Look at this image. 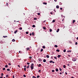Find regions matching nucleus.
<instances>
[{"mask_svg":"<svg viewBox=\"0 0 78 78\" xmlns=\"http://www.w3.org/2000/svg\"><path fill=\"white\" fill-rule=\"evenodd\" d=\"M30 68H31V69L33 70L34 68V64L32 63L30 66Z\"/></svg>","mask_w":78,"mask_h":78,"instance_id":"f257e3e1","label":"nucleus"},{"mask_svg":"<svg viewBox=\"0 0 78 78\" xmlns=\"http://www.w3.org/2000/svg\"><path fill=\"white\" fill-rule=\"evenodd\" d=\"M76 58H73L72 59V61H76Z\"/></svg>","mask_w":78,"mask_h":78,"instance_id":"f03ea898","label":"nucleus"},{"mask_svg":"<svg viewBox=\"0 0 78 78\" xmlns=\"http://www.w3.org/2000/svg\"><path fill=\"white\" fill-rule=\"evenodd\" d=\"M38 60L40 62H41L42 61V59H41V58H39L38 59Z\"/></svg>","mask_w":78,"mask_h":78,"instance_id":"7ed1b4c3","label":"nucleus"},{"mask_svg":"<svg viewBox=\"0 0 78 78\" xmlns=\"http://www.w3.org/2000/svg\"><path fill=\"white\" fill-rule=\"evenodd\" d=\"M49 62H50V63H51V62H52V63H55V62H53L51 60V61H50Z\"/></svg>","mask_w":78,"mask_h":78,"instance_id":"20e7f679","label":"nucleus"},{"mask_svg":"<svg viewBox=\"0 0 78 78\" xmlns=\"http://www.w3.org/2000/svg\"><path fill=\"white\" fill-rule=\"evenodd\" d=\"M18 31V30H16L14 32V33H15V34H16V33H17V32Z\"/></svg>","mask_w":78,"mask_h":78,"instance_id":"39448f33","label":"nucleus"},{"mask_svg":"<svg viewBox=\"0 0 78 78\" xmlns=\"http://www.w3.org/2000/svg\"><path fill=\"white\" fill-rule=\"evenodd\" d=\"M50 56L48 55H46V57H47V58H49Z\"/></svg>","mask_w":78,"mask_h":78,"instance_id":"423d86ee","label":"nucleus"},{"mask_svg":"<svg viewBox=\"0 0 78 78\" xmlns=\"http://www.w3.org/2000/svg\"><path fill=\"white\" fill-rule=\"evenodd\" d=\"M59 29H58L57 30V31H56V32L57 33H58V32H59Z\"/></svg>","mask_w":78,"mask_h":78,"instance_id":"0eeeda50","label":"nucleus"},{"mask_svg":"<svg viewBox=\"0 0 78 78\" xmlns=\"http://www.w3.org/2000/svg\"><path fill=\"white\" fill-rule=\"evenodd\" d=\"M58 68H56L55 69V71L56 72H58Z\"/></svg>","mask_w":78,"mask_h":78,"instance_id":"6e6552de","label":"nucleus"},{"mask_svg":"<svg viewBox=\"0 0 78 78\" xmlns=\"http://www.w3.org/2000/svg\"><path fill=\"white\" fill-rule=\"evenodd\" d=\"M58 58H60V57H61V55H58L57 56Z\"/></svg>","mask_w":78,"mask_h":78,"instance_id":"1a4fd4ad","label":"nucleus"},{"mask_svg":"<svg viewBox=\"0 0 78 78\" xmlns=\"http://www.w3.org/2000/svg\"><path fill=\"white\" fill-rule=\"evenodd\" d=\"M56 7V8L58 9L59 8V5H57Z\"/></svg>","mask_w":78,"mask_h":78,"instance_id":"9d476101","label":"nucleus"},{"mask_svg":"<svg viewBox=\"0 0 78 78\" xmlns=\"http://www.w3.org/2000/svg\"><path fill=\"white\" fill-rule=\"evenodd\" d=\"M43 62H46V59H44Z\"/></svg>","mask_w":78,"mask_h":78,"instance_id":"9b49d317","label":"nucleus"},{"mask_svg":"<svg viewBox=\"0 0 78 78\" xmlns=\"http://www.w3.org/2000/svg\"><path fill=\"white\" fill-rule=\"evenodd\" d=\"M19 53H20L22 54V53L23 52H22V51H19Z\"/></svg>","mask_w":78,"mask_h":78,"instance_id":"f8f14e48","label":"nucleus"},{"mask_svg":"<svg viewBox=\"0 0 78 78\" xmlns=\"http://www.w3.org/2000/svg\"><path fill=\"white\" fill-rule=\"evenodd\" d=\"M12 42H15V40L14 39H13L12 40Z\"/></svg>","mask_w":78,"mask_h":78,"instance_id":"ddd939ff","label":"nucleus"},{"mask_svg":"<svg viewBox=\"0 0 78 78\" xmlns=\"http://www.w3.org/2000/svg\"><path fill=\"white\" fill-rule=\"evenodd\" d=\"M55 22V20H53V21H52V22L53 23Z\"/></svg>","mask_w":78,"mask_h":78,"instance_id":"4468645a","label":"nucleus"},{"mask_svg":"<svg viewBox=\"0 0 78 78\" xmlns=\"http://www.w3.org/2000/svg\"><path fill=\"white\" fill-rule=\"evenodd\" d=\"M27 68H30V65H28L27 67Z\"/></svg>","mask_w":78,"mask_h":78,"instance_id":"2eb2a0df","label":"nucleus"},{"mask_svg":"<svg viewBox=\"0 0 78 78\" xmlns=\"http://www.w3.org/2000/svg\"><path fill=\"white\" fill-rule=\"evenodd\" d=\"M27 50V51H28V50H30V48H26Z\"/></svg>","mask_w":78,"mask_h":78,"instance_id":"dca6fc26","label":"nucleus"},{"mask_svg":"<svg viewBox=\"0 0 78 78\" xmlns=\"http://www.w3.org/2000/svg\"><path fill=\"white\" fill-rule=\"evenodd\" d=\"M74 22H75V20H73V23H74Z\"/></svg>","mask_w":78,"mask_h":78,"instance_id":"f3484780","label":"nucleus"},{"mask_svg":"<svg viewBox=\"0 0 78 78\" xmlns=\"http://www.w3.org/2000/svg\"><path fill=\"white\" fill-rule=\"evenodd\" d=\"M56 51H58V52H59V49H57L56 50Z\"/></svg>","mask_w":78,"mask_h":78,"instance_id":"a211bd4d","label":"nucleus"},{"mask_svg":"<svg viewBox=\"0 0 78 78\" xmlns=\"http://www.w3.org/2000/svg\"><path fill=\"white\" fill-rule=\"evenodd\" d=\"M41 64H39V65L38 66V67H41Z\"/></svg>","mask_w":78,"mask_h":78,"instance_id":"6ab92c4d","label":"nucleus"},{"mask_svg":"<svg viewBox=\"0 0 78 78\" xmlns=\"http://www.w3.org/2000/svg\"><path fill=\"white\" fill-rule=\"evenodd\" d=\"M55 47H56V48H57V47H58V46H57V45H55Z\"/></svg>","mask_w":78,"mask_h":78,"instance_id":"aec40b11","label":"nucleus"},{"mask_svg":"<svg viewBox=\"0 0 78 78\" xmlns=\"http://www.w3.org/2000/svg\"><path fill=\"white\" fill-rule=\"evenodd\" d=\"M35 26L34 25H33V26H32V27H33V28H34V27H35Z\"/></svg>","mask_w":78,"mask_h":78,"instance_id":"412c9836","label":"nucleus"},{"mask_svg":"<svg viewBox=\"0 0 78 78\" xmlns=\"http://www.w3.org/2000/svg\"><path fill=\"white\" fill-rule=\"evenodd\" d=\"M54 59H57V57H54Z\"/></svg>","mask_w":78,"mask_h":78,"instance_id":"4be33fe9","label":"nucleus"},{"mask_svg":"<svg viewBox=\"0 0 78 78\" xmlns=\"http://www.w3.org/2000/svg\"><path fill=\"white\" fill-rule=\"evenodd\" d=\"M50 32H51V31H52V30L51 29H50Z\"/></svg>","mask_w":78,"mask_h":78,"instance_id":"5701e85b","label":"nucleus"},{"mask_svg":"<svg viewBox=\"0 0 78 78\" xmlns=\"http://www.w3.org/2000/svg\"><path fill=\"white\" fill-rule=\"evenodd\" d=\"M66 49H64V50H63V52H66Z\"/></svg>","mask_w":78,"mask_h":78,"instance_id":"b1692460","label":"nucleus"},{"mask_svg":"<svg viewBox=\"0 0 78 78\" xmlns=\"http://www.w3.org/2000/svg\"><path fill=\"white\" fill-rule=\"evenodd\" d=\"M43 51V49H41V52H42V51Z\"/></svg>","mask_w":78,"mask_h":78,"instance_id":"393cba45","label":"nucleus"},{"mask_svg":"<svg viewBox=\"0 0 78 78\" xmlns=\"http://www.w3.org/2000/svg\"><path fill=\"white\" fill-rule=\"evenodd\" d=\"M7 71H10V69H7Z\"/></svg>","mask_w":78,"mask_h":78,"instance_id":"a878e982","label":"nucleus"},{"mask_svg":"<svg viewBox=\"0 0 78 78\" xmlns=\"http://www.w3.org/2000/svg\"><path fill=\"white\" fill-rule=\"evenodd\" d=\"M43 48H45V46H43Z\"/></svg>","mask_w":78,"mask_h":78,"instance_id":"bb28decb","label":"nucleus"},{"mask_svg":"<svg viewBox=\"0 0 78 78\" xmlns=\"http://www.w3.org/2000/svg\"><path fill=\"white\" fill-rule=\"evenodd\" d=\"M43 28L44 30H46V29L45 28V27H43Z\"/></svg>","mask_w":78,"mask_h":78,"instance_id":"cd10ccee","label":"nucleus"},{"mask_svg":"<svg viewBox=\"0 0 78 78\" xmlns=\"http://www.w3.org/2000/svg\"><path fill=\"white\" fill-rule=\"evenodd\" d=\"M20 30H22V27H20Z\"/></svg>","mask_w":78,"mask_h":78,"instance_id":"c85d7f7f","label":"nucleus"},{"mask_svg":"<svg viewBox=\"0 0 78 78\" xmlns=\"http://www.w3.org/2000/svg\"><path fill=\"white\" fill-rule=\"evenodd\" d=\"M59 70H60V71H61V70H62V69H61V68H59Z\"/></svg>","mask_w":78,"mask_h":78,"instance_id":"c756f323","label":"nucleus"},{"mask_svg":"<svg viewBox=\"0 0 78 78\" xmlns=\"http://www.w3.org/2000/svg\"><path fill=\"white\" fill-rule=\"evenodd\" d=\"M6 77H7L8 78V76H9L8 75H7L6 76Z\"/></svg>","mask_w":78,"mask_h":78,"instance_id":"7c9ffc66","label":"nucleus"},{"mask_svg":"<svg viewBox=\"0 0 78 78\" xmlns=\"http://www.w3.org/2000/svg\"><path fill=\"white\" fill-rule=\"evenodd\" d=\"M34 20H37V18H34Z\"/></svg>","mask_w":78,"mask_h":78,"instance_id":"2f4dec72","label":"nucleus"},{"mask_svg":"<svg viewBox=\"0 0 78 78\" xmlns=\"http://www.w3.org/2000/svg\"><path fill=\"white\" fill-rule=\"evenodd\" d=\"M67 52H70H70H71V51L70 50V51H67Z\"/></svg>","mask_w":78,"mask_h":78,"instance_id":"473e14b6","label":"nucleus"},{"mask_svg":"<svg viewBox=\"0 0 78 78\" xmlns=\"http://www.w3.org/2000/svg\"><path fill=\"white\" fill-rule=\"evenodd\" d=\"M30 64L29 62H27V64H28V65H30Z\"/></svg>","mask_w":78,"mask_h":78,"instance_id":"72a5a7b5","label":"nucleus"},{"mask_svg":"<svg viewBox=\"0 0 78 78\" xmlns=\"http://www.w3.org/2000/svg\"><path fill=\"white\" fill-rule=\"evenodd\" d=\"M26 34H28V32H26Z\"/></svg>","mask_w":78,"mask_h":78,"instance_id":"f704fd0d","label":"nucleus"},{"mask_svg":"<svg viewBox=\"0 0 78 78\" xmlns=\"http://www.w3.org/2000/svg\"><path fill=\"white\" fill-rule=\"evenodd\" d=\"M3 37L5 38V37H7V36H3Z\"/></svg>","mask_w":78,"mask_h":78,"instance_id":"c9c22d12","label":"nucleus"},{"mask_svg":"<svg viewBox=\"0 0 78 78\" xmlns=\"http://www.w3.org/2000/svg\"><path fill=\"white\" fill-rule=\"evenodd\" d=\"M32 78H36V77H35V76H33Z\"/></svg>","mask_w":78,"mask_h":78,"instance_id":"e433bc0d","label":"nucleus"},{"mask_svg":"<svg viewBox=\"0 0 78 78\" xmlns=\"http://www.w3.org/2000/svg\"><path fill=\"white\" fill-rule=\"evenodd\" d=\"M63 68H66V65H64L63 66Z\"/></svg>","mask_w":78,"mask_h":78,"instance_id":"4c0bfd02","label":"nucleus"},{"mask_svg":"<svg viewBox=\"0 0 78 78\" xmlns=\"http://www.w3.org/2000/svg\"><path fill=\"white\" fill-rule=\"evenodd\" d=\"M32 34L33 36H34V32H33L32 33Z\"/></svg>","mask_w":78,"mask_h":78,"instance_id":"58836bf2","label":"nucleus"},{"mask_svg":"<svg viewBox=\"0 0 78 78\" xmlns=\"http://www.w3.org/2000/svg\"><path fill=\"white\" fill-rule=\"evenodd\" d=\"M8 65H9V66H11V64L10 63H9Z\"/></svg>","mask_w":78,"mask_h":78,"instance_id":"ea45409f","label":"nucleus"},{"mask_svg":"<svg viewBox=\"0 0 78 78\" xmlns=\"http://www.w3.org/2000/svg\"><path fill=\"white\" fill-rule=\"evenodd\" d=\"M52 72H55V70H52Z\"/></svg>","mask_w":78,"mask_h":78,"instance_id":"a19ab883","label":"nucleus"},{"mask_svg":"<svg viewBox=\"0 0 78 78\" xmlns=\"http://www.w3.org/2000/svg\"><path fill=\"white\" fill-rule=\"evenodd\" d=\"M39 77H40V76H37V78H39Z\"/></svg>","mask_w":78,"mask_h":78,"instance_id":"79ce46f5","label":"nucleus"},{"mask_svg":"<svg viewBox=\"0 0 78 78\" xmlns=\"http://www.w3.org/2000/svg\"><path fill=\"white\" fill-rule=\"evenodd\" d=\"M77 44H78V43H77V42H76L75 43V44L77 45Z\"/></svg>","mask_w":78,"mask_h":78,"instance_id":"37998d69","label":"nucleus"},{"mask_svg":"<svg viewBox=\"0 0 78 78\" xmlns=\"http://www.w3.org/2000/svg\"><path fill=\"white\" fill-rule=\"evenodd\" d=\"M3 70H5V68H4L3 69Z\"/></svg>","mask_w":78,"mask_h":78,"instance_id":"c03bdc74","label":"nucleus"},{"mask_svg":"<svg viewBox=\"0 0 78 78\" xmlns=\"http://www.w3.org/2000/svg\"><path fill=\"white\" fill-rule=\"evenodd\" d=\"M24 71H26V68H24Z\"/></svg>","mask_w":78,"mask_h":78,"instance_id":"a18cd8bd","label":"nucleus"},{"mask_svg":"<svg viewBox=\"0 0 78 78\" xmlns=\"http://www.w3.org/2000/svg\"><path fill=\"white\" fill-rule=\"evenodd\" d=\"M3 73H2V74H1V76H3Z\"/></svg>","mask_w":78,"mask_h":78,"instance_id":"49530a36","label":"nucleus"},{"mask_svg":"<svg viewBox=\"0 0 78 78\" xmlns=\"http://www.w3.org/2000/svg\"><path fill=\"white\" fill-rule=\"evenodd\" d=\"M23 76H24V77H26V75H24Z\"/></svg>","mask_w":78,"mask_h":78,"instance_id":"de8ad7c7","label":"nucleus"},{"mask_svg":"<svg viewBox=\"0 0 78 78\" xmlns=\"http://www.w3.org/2000/svg\"><path fill=\"white\" fill-rule=\"evenodd\" d=\"M29 58L30 59H31V58H32V57H31V56H30L29 57Z\"/></svg>","mask_w":78,"mask_h":78,"instance_id":"09e8293b","label":"nucleus"},{"mask_svg":"<svg viewBox=\"0 0 78 78\" xmlns=\"http://www.w3.org/2000/svg\"><path fill=\"white\" fill-rule=\"evenodd\" d=\"M5 67H8V65H5Z\"/></svg>","mask_w":78,"mask_h":78,"instance_id":"8fccbe9b","label":"nucleus"},{"mask_svg":"<svg viewBox=\"0 0 78 78\" xmlns=\"http://www.w3.org/2000/svg\"><path fill=\"white\" fill-rule=\"evenodd\" d=\"M38 16H39L40 15V13H38Z\"/></svg>","mask_w":78,"mask_h":78,"instance_id":"3c124183","label":"nucleus"},{"mask_svg":"<svg viewBox=\"0 0 78 78\" xmlns=\"http://www.w3.org/2000/svg\"><path fill=\"white\" fill-rule=\"evenodd\" d=\"M6 5H7V6H8V3H6Z\"/></svg>","mask_w":78,"mask_h":78,"instance_id":"603ef678","label":"nucleus"},{"mask_svg":"<svg viewBox=\"0 0 78 78\" xmlns=\"http://www.w3.org/2000/svg\"><path fill=\"white\" fill-rule=\"evenodd\" d=\"M67 66H70V65L69 64H67Z\"/></svg>","mask_w":78,"mask_h":78,"instance_id":"864d4df0","label":"nucleus"},{"mask_svg":"<svg viewBox=\"0 0 78 78\" xmlns=\"http://www.w3.org/2000/svg\"><path fill=\"white\" fill-rule=\"evenodd\" d=\"M12 78H14V75H13L12 76Z\"/></svg>","mask_w":78,"mask_h":78,"instance_id":"5fc2aeb1","label":"nucleus"},{"mask_svg":"<svg viewBox=\"0 0 78 78\" xmlns=\"http://www.w3.org/2000/svg\"><path fill=\"white\" fill-rule=\"evenodd\" d=\"M44 5H47V3H44Z\"/></svg>","mask_w":78,"mask_h":78,"instance_id":"6e6d98bb","label":"nucleus"},{"mask_svg":"<svg viewBox=\"0 0 78 78\" xmlns=\"http://www.w3.org/2000/svg\"><path fill=\"white\" fill-rule=\"evenodd\" d=\"M30 36H31V35H32V34L30 33Z\"/></svg>","mask_w":78,"mask_h":78,"instance_id":"4d7b16f0","label":"nucleus"},{"mask_svg":"<svg viewBox=\"0 0 78 78\" xmlns=\"http://www.w3.org/2000/svg\"><path fill=\"white\" fill-rule=\"evenodd\" d=\"M38 72H41V70H39L38 71Z\"/></svg>","mask_w":78,"mask_h":78,"instance_id":"13d9d810","label":"nucleus"},{"mask_svg":"<svg viewBox=\"0 0 78 78\" xmlns=\"http://www.w3.org/2000/svg\"><path fill=\"white\" fill-rule=\"evenodd\" d=\"M60 9L61 10H62V8H60Z\"/></svg>","mask_w":78,"mask_h":78,"instance_id":"bf43d9fd","label":"nucleus"},{"mask_svg":"<svg viewBox=\"0 0 78 78\" xmlns=\"http://www.w3.org/2000/svg\"><path fill=\"white\" fill-rule=\"evenodd\" d=\"M53 14V13L52 12H51V14Z\"/></svg>","mask_w":78,"mask_h":78,"instance_id":"052dcab7","label":"nucleus"},{"mask_svg":"<svg viewBox=\"0 0 78 78\" xmlns=\"http://www.w3.org/2000/svg\"><path fill=\"white\" fill-rule=\"evenodd\" d=\"M24 67H27V66H24Z\"/></svg>","mask_w":78,"mask_h":78,"instance_id":"680f3d73","label":"nucleus"},{"mask_svg":"<svg viewBox=\"0 0 78 78\" xmlns=\"http://www.w3.org/2000/svg\"><path fill=\"white\" fill-rule=\"evenodd\" d=\"M65 73H66V75H67V72H66Z\"/></svg>","mask_w":78,"mask_h":78,"instance_id":"e2e57ef3","label":"nucleus"},{"mask_svg":"<svg viewBox=\"0 0 78 78\" xmlns=\"http://www.w3.org/2000/svg\"><path fill=\"white\" fill-rule=\"evenodd\" d=\"M62 73H60V74L61 75V74H62Z\"/></svg>","mask_w":78,"mask_h":78,"instance_id":"0e129e2a","label":"nucleus"},{"mask_svg":"<svg viewBox=\"0 0 78 78\" xmlns=\"http://www.w3.org/2000/svg\"><path fill=\"white\" fill-rule=\"evenodd\" d=\"M76 39H77V40H78V37H77L76 38Z\"/></svg>","mask_w":78,"mask_h":78,"instance_id":"69168bd1","label":"nucleus"},{"mask_svg":"<svg viewBox=\"0 0 78 78\" xmlns=\"http://www.w3.org/2000/svg\"><path fill=\"white\" fill-rule=\"evenodd\" d=\"M51 58H52V59H53V56H51Z\"/></svg>","mask_w":78,"mask_h":78,"instance_id":"338daca9","label":"nucleus"},{"mask_svg":"<svg viewBox=\"0 0 78 78\" xmlns=\"http://www.w3.org/2000/svg\"><path fill=\"white\" fill-rule=\"evenodd\" d=\"M71 78H74L73 77H72Z\"/></svg>","mask_w":78,"mask_h":78,"instance_id":"774afa93","label":"nucleus"}]
</instances>
